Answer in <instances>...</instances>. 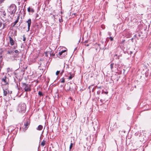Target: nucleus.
<instances>
[{"mask_svg":"<svg viewBox=\"0 0 151 151\" xmlns=\"http://www.w3.org/2000/svg\"><path fill=\"white\" fill-rule=\"evenodd\" d=\"M17 7L14 4H12L8 9V11L11 15L14 16L16 11Z\"/></svg>","mask_w":151,"mask_h":151,"instance_id":"obj_1","label":"nucleus"},{"mask_svg":"<svg viewBox=\"0 0 151 151\" xmlns=\"http://www.w3.org/2000/svg\"><path fill=\"white\" fill-rule=\"evenodd\" d=\"M26 109V105L24 104H22L21 105L20 109L19 108L18 110L19 111H21V112H24Z\"/></svg>","mask_w":151,"mask_h":151,"instance_id":"obj_2","label":"nucleus"},{"mask_svg":"<svg viewBox=\"0 0 151 151\" xmlns=\"http://www.w3.org/2000/svg\"><path fill=\"white\" fill-rule=\"evenodd\" d=\"M29 124V122L28 121H27L26 123L24 124V127H23V130L24 132H25L27 130L28 128L27 126Z\"/></svg>","mask_w":151,"mask_h":151,"instance_id":"obj_3","label":"nucleus"},{"mask_svg":"<svg viewBox=\"0 0 151 151\" xmlns=\"http://www.w3.org/2000/svg\"><path fill=\"white\" fill-rule=\"evenodd\" d=\"M58 54L60 55H62V57H64L67 54L66 50H63L60 52Z\"/></svg>","mask_w":151,"mask_h":151,"instance_id":"obj_4","label":"nucleus"},{"mask_svg":"<svg viewBox=\"0 0 151 151\" xmlns=\"http://www.w3.org/2000/svg\"><path fill=\"white\" fill-rule=\"evenodd\" d=\"M3 91L4 96H7V94L9 92V90L7 89H3Z\"/></svg>","mask_w":151,"mask_h":151,"instance_id":"obj_5","label":"nucleus"},{"mask_svg":"<svg viewBox=\"0 0 151 151\" xmlns=\"http://www.w3.org/2000/svg\"><path fill=\"white\" fill-rule=\"evenodd\" d=\"M24 89L26 91H30L31 90V89L26 84H25Z\"/></svg>","mask_w":151,"mask_h":151,"instance_id":"obj_6","label":"nucleus"},{"mask_svg":"<svg viewBox=\"0 0 151 151\" xmlns=\"http://www.w3.org/2000/svg\"><path fill=\"white\" fill-rule=\"evenodd\" d=\"M27 22L28 24V30H29L30 28V27L31 23V20L30 19H29L27 21Z\"/></svg>","mask_w":151,"mask_h":151,"instance_id":"obj_7","label":"nucleus"},{"mask_svg":"<svg viewBox=\"0 0 151 151\" xmlns=\"http://www.w3.org/2000/svg\"><path fill=\"white\" fill-rule=\"evenodd\" d=\"M9 39L10 42L12 45H14V41L12 38L10 36L9 37Z\"/></svg>","mask_w":151,"mask_h":151,"instance_id":"obj_8","label":"nucleus"},{"mask_svg":"<svg viewBox=\"0 0 151 151\" xmlns=\"http://www.w3.org/2000/svg\"><path fill=\"white\" fill-rule=\"evenodd\" d=\"M2 81L4 82L5 83V84H8V83L6 81V76H5L4 78L2 79Z\"/></svg>","mask_w":151,"mask_h":151,"instance_id":"obj_9","label":"nucleus"},{"mask_svg":"<svg viewBox=\"0 0 151 151\" xmlns=\"http://www.w3.org/2000/svg\"><path fill=\"white\" fill-rule=\"evenodd\" d=\"M42 128L43 127L41 125H39L37 128V130H41L42 129Z\"/></svg>","mask_w":151,"mask_h":151,"instance_id":"obj_10","label":"nucleus"},{"mask_svg":"<svg viewBox=\"0 0 151 151\" xmlns=\"http://www.w3.org/2000/svg\"><path fill=\"white\" fill-rule=\"evenodd\" d=\"M19 19V16H18L17 20L14 22V24L13 25V26H14L18 22Z\"/></svg>","mask_w":151,"mask_h":151,"instance_id":"obj_11","label":"nucleus"},{"mask_svg":"<svg viewBox=\"0 0 151 151\" xmlns=\"http://www.w3.org/2000/svg\"><path fill=\"white\" fill-rule=\"evenodd\" d=\"M45 141H44V140H43L42 142H41V145H42V146H44L45 144Z\"/></svg>","mask_w":151,"mask_h":151,"instance_id":"obj_12","label":"nucleus"},{"mask_svg":"<svg viewBox=\"0 0 151 151\" xmlns=\"http://www.w3.org/2000/svg\"><path fill=\"white\" fill-rule=\"evenodd\" d=\"M12 68H8L7 69V72H9L10 71H12Z\"/></svg>","mask_w":151,"mask_h":151,"instance_id":"obj_13","label":"nucleus"},{"mask_svg":"<svg viewBox=\"0 0 151 151\" xmlns=\"http://www.w3.org/2000/svg\"><path fill=\"white\" fill-rule=\"evenodd\" d=\"M9 54H12L14 53V51L12 50L9 51L7 52Z\"/></svg>","mask_w":151,"mask_h":151,"instance_id":"obj_14","label":"nucleus"},{"mask_svg":"<svg viewBox=\"0 0 151 151\" xmlns=\"http://www.w3.org/2000/svg\"><path fill=\"white\" fill-rule=\"evenodd\" d=\"M38 94L40 96H43L42 93L41 92V91H39Z\"/></svg>","mask_w":151,"mask_h":151,"instance_id":"obj_15","label":"nucleus"},{"mask_svg":"<svg viewBox=\"0 0 151 151\" xmlns=\"http://www.w3.org/2000/svg\"><path fill=\"white\" fill-rule=\"evenodd\" d=\"M45 56L46 57H47L48 56V53H49V52H45Z\"/></svg>","mask_w":151,"mask_h":151,"instance_id":"obj_16","label":"nucleus"},{"mask_svg":"<svg viewBox=\"0 0 151 151\" xmlns=\"http://www.w3.org/2000/svg\"><path fill=\"white\" fill-rule=\"evenodd\" d=\"M23 41H25L26 40L25 36V35H23Z\"/></svg>","mask_w":151,"mask_h":151,"instance_id":"obj_17","label":"nucleus"},{"mask_svg":"<svg viewBox=\"0 0 151 151\" xmlns=\"http://www.w3.org/2000/svg\"><path fill=\"white\" fill-rule=\"evenodd\" d=\"M73 145V144L72 143H71L70 146V149H71V148L72 147Z\"/></svg>","mask_w":151,"mask_h":151,"instance_id":"obj_18","label":"nucleus"},{"mask_svg":"<svg viewBox=\"0 0 151 151\" xmlns=\"http://www.w3.org/2000/svg\"><path fill=\"white\" fill-rule=\"evenodd\" d=\"M73 77V76L72 75H71L69 77L68 79L69 80L71 79Z\"/></svg>","mask_w":151,"mask_h":151,"instance_id":"obj_19","label":"nucleus"},{"mask_svg":"<svg viewBox=\"0 0 151 151\" xmlns=\"http://www.w3.org/2000/svg\"><path fill=\"white\" fill-rule=\"evenodd\" d=\"M113 66H114V64H111L110 65V67H111V69H112V68H113Z\"/></svg>","mask_w":151,"mask_h":151,"instance_id":"obj_20","label":"nucleus"},{"mask_svg":"<svg viewBox=\"0 0 151 151\" xmlns=\"http://www.w3.org/2000/svg\"><path fill=\"white\" fill-rule=\"evenodd\" d=\"M60 72V71H57V72L56 73V75H58L59 74Z\"/></svg>","mask_w":151,"mask_h":151,"instance_id":"obj_21","label":"nucleus"},{"mask_svg":"<svg viewBox=\"0 0 151 151\" xmlns=\"http://www.w3.org/2000/svg\"><path fill=\"white\" fill-rule=\"evenodd\" d=\"M61 82L62 83H64L65 82L64 79V78L62 79V80L61 81Z\"/></svg>","mask_w":151,"mask_h":151,"instance_id":"obj_22","label":"nucleus"},{"mask_svg":"<svg viewBox=\"0 0 151 151\" xmlns=\"http://www.w3.org/2000/svg\"><path fill=\"white\" fill-rule=\"evenodd\" d=\"M109 38H110V40L111 41H112L113 40V38L112 37H110Z\"/></svg>","mask_w":151,"mask_h":151,"instance_id":"obj_23","label":"nucleus"},{"mask_svg":"<svg viewBox=\"0 0 151 151\" xmlns=\"http://www.w3.org/2000/svg\"><path fill=\"white\" fill-rule=\"evenodd\" d=\"M4 0H0V4L4 2Z\"/></svg>","mask_w":151,"mask_h":151,"instance_id":"obj_24","label":"nucleus"},{"mask_svg":"<svg viewBox=\"0 0 151 151\" xmlns=\"http://www.w3.org/2000/svg\"><path fill=\"white\" fill-rule=\"evenodd\" d=\"M14 52L16 53H18L19 52L17 50H15Z\"/></svg>","mask_w":151,"mask_h":151,"instance_id":"obj_25","label":"nucleus"},{"mask_svg":"<svg viewBox=\"0 0 151 151\" xmlns=\"http://www.w3.org/2000/svg\"><path fill=\"white\" fill-rule=\"evenodd\" d=\"M64 72V70H62V71H61V73H60V74H61V75H62V74Z\"/></svg>","mask_w":151,"mask_h":151,"instance_id":"obj_26","label":"nucleus"},{"mask_svg":"<svg viewBox=\"0 0 151 151\" xmlns=\"http://www.w3.org/2000/svg\"><path fill=\"white\" fill-rule=\"evenodd\" d=\"M28 11L29 12L30 11V8L29 7L28 9Z\"/></svg>","mask_w":151,"mask_h":151,"instance_id":"obj_27","label":"nucleus"},{"mask_svg":"<svg viewBox=\"0 0 151 151\" xmlns=\"http://www.w3.org/2000/svg\"><path fill=\"white\" fill-rule=\"evenodd\" d=\"M2 23L1 22H0V27H1L2 26Z\"/></svg>","mask_w":151,"mask_h":151,"instance_id":"obj_28","label":"nucleus"},{"mask_svg":"<svg viewBox=\"0 0 151 151\" xmlns=\"http://www.w3.org/2000/svg\"><path fill=\"white\" fill-rule=\"evenodd\" d=\"M129 53L130 55H131L132 54V51H130L129 52Z\"/></svg>","mask_w":151,"mask_h":151,"instance_id":"obj_29","label":"nucleus"},{"mask_svg":"<svg viewBox=\"0 0 151 151\" xmlns=\"http://www.w3.org/2000/svg\"><path fill=\"white\" fill-rule=\"evenodd\" d=\"M119 56L118 57L117 59H119Z\"/></svg>","mask_w":151,"mask_h":151,"instance_id":"obj_30","label":"nucleus"},{"mask_svg":"<svg viewBox=\"0 0 151 151\" xmlns=\"http://www.w3.org/2000/svg\"><path fill=\"white\" fill-rule=\"evenodd\" d=\"M105 93H106V94H107L108 93V92H105Z\"/></svg>","mask_w":151,"mask_h":151,"instance_id":"obj_31","label":"nucleus"},{"mask_svg":"<svg viewBox=\"0 0 151 151\" xmlns=\"http://www.w3.org/2000/svg\"><path fill=\"white\" fill-rule=\"evenodd\" d=\"M4 24V27H3V29L4 28V26H5L4 24Z\"/></svg>","mask_w":151,"mask_h":151,"instance_id":"obj_32","label":"nucleus"}]
</instances>
